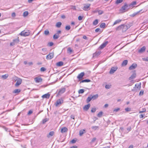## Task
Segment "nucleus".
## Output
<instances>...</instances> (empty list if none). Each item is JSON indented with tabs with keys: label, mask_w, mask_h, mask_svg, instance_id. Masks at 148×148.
<instances>
[{
	"label": "nucleus",
	"mask_w": 148,
	"mask_h": 148,
	"mask_svg": "<svg viewBox=\"0 0 148 148\" xmlns=\"http://www.w3.org/2000/svg\"><path fill=\"white\" fill-rule=\"evenodd\" d=\"M21 91V90L19 89H16L14 90L13 92L14 93H18L19 92H20Z\"/></svg>",
	"instance_id": "nucleus-30"
},
{
	"label": "nucleus",
	"mask_w": 148,
	"mask_h": 148,
	"mask_svg": "<svg viewBox=\"0 0 148 148\" xmlns=\"http://www.w3.org/2000/svg\"><path fill=\"white\" fill-rule=\"evenodd\" d=\"M123 1V0H117L116 2V4H119L121 3Z\"/></svg>",
	"instance_id": "nucleus-43"
},
{
	"label": "nucleus",
	"mask_w": 148,
	"mask_h": 148,
	"mask_svg": "<svg viewBox=\"0 0 148 148\" xmlns=\"http://www.w3.org/2000/svg\"><path fill=\"white\" fill-rule=\"evenodd\" d=\"M13 41L14 42V43H15V44H17L19 42L18 38H16L15 39H14L13 40Z\"/></svg>",
	"instance_id": "nucleus-36"
},
{
	"label": "nucleus",
	"mask_w": 148,
	"mask_h": 148,
	"mask_svg": "<svg viewBox=\"0 0 148 148\" xmlns=\"http://www.w3.org/2000/svg\"><path fill=\"white\" fill-rule=\"evenodd\" d=\"M85 130H81L79 131V134L80 136H82L83 134L85 133Z\"/></svg>",
	"instance_id": "nucleus-22"
},
{
	"label": "nucleus",
	"mask_w": 148,
	"mask_h": 148,
	"mask_svg": "<svg viewBox=\"0 0 148 148\" xmlns=\"http://www.w3.org/2000/svg\"><path fill=\"white\" fill-rule=\"evenodd\" d=\"M119 110H120V108H117V109H114L113 110V111L114 112H118Z\"/></svg>",
	"instance_id": "nucleus-58"
},
{
	"label": "nucleus",
	"mask_w": 148,
	"mask_h": 148,
	"mask_svg": "<svg viewBox=\"0 0 148 148\" xmlns=\"http://www.w3.org/2000/svg\"><path fill=\"white\" fill-rule=\"evenodd\" d=\"M125 110L127 112H129L130 111L131 109L129 108H125Z\"/></svg>",
	"instance_id": "nucleus-53"
},
{
	"label": "nucleus",
	"mask_w": 148,
	"mask_h": 148,
	"mask_svg": "<svg viewBox=\"0 0 148 148\" xmlns=\"http://www.w3.org/2000/svg\"><path fill=\"white\" fill-rule=\"evenodd\" d=\"M96 111V109L94 108H92L91 110V112L92 113L95 112Z\"/></svg>",
	"instance_id": "nucleus-52"
},
{
	"label": "nucleus",
	"mask_w": 148,
	"mask_h": 148,
	"mask_svg": "<svg viewBox=\"0 0 148 148\" xmlns=\"http://www.w3.org/2000/svg\"><path fill=\"white\" fill-rule=\"evenodd\" d=\"M127 62H128L127 60H125L122 63V66H125L127 64Z\"/></svg>",
	"instance_id": "nucleus-24"
},
{
	"label": "nucleus",
	"mask_w": 148,
	"mask_h": 148,
	"mask_svg": "<svg viewBox=\"0 0 148 148\" xmlns=\"http://www.w3.org/2000/svg\"><path fill=\"white\" fill-rule=\"evenodd\" d=\"M84 92V90L83 89H80L78 91V93L79 94L83 93Z\"/></svg>",
	"instance_id": "nucleus-39"
},
{
	"label": "nucleus",
	"mask_w": 148,
	"mask_h": 148,
	"mask_svg": "<svg viewBox=\"0 0 148 148\" xmlns=\"http://www.w3.org/2000/svg\"><path fill=\"white\" fill-rule=\"evenodd\" d=\"M53 53H50L47 56L46 58L47 60H51L53 58Z\"/></svg>",
	"instance_id": "nucleus-6"
},
{
	"label": "nucleus",
	"mask_w": 148,
	"mask_h": 148,
	"mask_svg": "<svg viewBox=\"0 0 148 148\" xmlns=\"http://www.w3.org/2000/svg\"><path fill=\"white\" fill-rule=\"evenodd\" d=\"M49 120V119L48 118H46L45 119H43L42 120V123L43 124H45Z\"/></svg>",
	"instance_id": "nucleus-25"
},
{
	"label": "nucleus",
	"mask_w": 148,
	"mask_h": 148,
	"mask_svg": "<svg viewBox=\"0 0 148 148\" xmlns=\"http://www.w3.org/2000/svg\"><path fill=\"white\" fill-rule=\"evenodd\" d=\"M28 14V12L27 11H25L23 13V16L24 17L27 16Z\"/></svg>",
	"instance_id": "nucleus-38"
},
{
	"label": "nucleus",
	"mask_w": 148,
	"mask_h": 148,
	"mask_svg": "<svg viewBox=\"0 0 148 148\" xmlns=\"http://www.w3.org/2000/svg\"><path fill=\"white\" fill-rule=\"evenodd\" d=\"M8 74H5L4 75H2L1 77L2 78H3L4 79H5L8 77Z\"/></svg>",
	"instance_id": "nucleus-34"
},
{
	"label": "nucleus",
	"mask_w": 148,
	"mask_h": 148,
	"mask_svg": "<svg viewBox=\"0 0 148 148\" xmlns=\"http://www.w3.org/2000/svg\"><path fill=\"white\" fill-rule=\"evenodd\" d=\"M85 75L84 72H81L79 74L77 77V78L79 79V80H81Z\"/></svg>",
	"instance_id": "nucleus-10"
},
{
	"label": "nucleus",
	"mask_w": 148,
	"mask_h": 148,
	"mask_svg": "<svg viewBox=\"0 0 148 148\" xmlns=\"http://www.w3.org/2000/svg\"><path fill=\"white\" fill-rule=\"evenodd\" d=\"M91 81L89 79H86L82 80L80 82V83L83 82H90Z\"/></svg>",
	"instance_id": "nucleus-26"
},
{
	"label": "nucleus",
	"mask_w": 148,
	"mask_h": 148,
	"mask_svg": "<svg viewBox=\"0 0 148 148\" xmlns=\"http://www.w3.org/2000/svg\"><path fill=\"white\" fill-rule=\"evenodd\" d=\"M29 32H27L25 30H24L21 32L20 34V35L24 36H29Z\"/></svg>",
	"instance_id": "nucleus-4"
},
{
	"label": "nucleus",
	"mask_w": 148,
	"mask_h": 148,
	"mask_svg": "<svg viewBox=\"0 0 148 148\" xmlns=\"http://www.w3.org/2000/svg\"><path fill=\"white\" fill-rule=\"evenodd\" d=\"M63 64V62H62L60 61L56 63V65L57 66H61Z\"/></svg>",
	"instance_id": "nucleus-21"
},
{
	"label": "nucleus",
	"mask_w": 148,
	"mask_h": 148,
	"mask_svg": "<svg viewBox=\"0 0 148 148\" xmlns=\"http://www.w3.org/2000/svg\"><path fill=\"white\" fill-rule=\"evenodd\" d=\"M130 28L129 25H121L119 26L116 28V30L119 31L120 30H122L123 32H125Z\"/></svg>",
	"instance_id": "nucleus-1"
},
{
	"label": "nucleus",
	"mask_w": 148,
	"mask_h": 148,
	"mask_svg": "<svg viewBox=\"0 0 148 148\" xmlns=\"http://www.w3.org/2000/svg\"><path fill=\"white\" fill-rule=\"evenodd\" d=\"M60 37L59 34H58L56 33L53 36V38L54 39H57Z\"/></svg>",
	"instance_id": "nucleus-23"
},
{
	"label": "nucleus",
	"mask_w": 148,
	"mask_h": 148,
	"mask_svg": "<svg viewBox=\"0 0 148 148\" xmlns=\"http://www.w3.org/2000/svg\"><path fill=\"white\" fill-rule=\"evenodd\" d=\"M62 25V23L60 22H57L56 25V26L58 27H60Z\"/></svg>",
	"instance_id": "nucleus-31"
},
{
	"label": "nucleus",
	"mask_w": 148,
	"mask_h": 148,
	"mask_svg": "<svg viewBox=\"0 0 148 148\" xmlns=\"http://www.w3.org/2000/svg\"><path fill=\"white\" fill-rule=\"evenodd\" d=\"M143 110L142 111H140L139 112V113H142L143 112H145L146 111V109L145 108H143Z\"/></svg>",
	"instance_id": "nucleus-46"
},
{
	"label": "nucleus",
	"mask_w": 148,
	"mask_h": 148,
	"mask_svg": "<svg viewBox=\"0 0 148 148\" xmlns=\"http://www.w3.org/2000/svg\"><path fill=\"white\" fill-rule=\"evenodd\" d=\"M35 82L36 83H39L42 81V79L39 77H37L34 79Z\"/></svg>",
	"instance_id": "nucleus-7"
},
{
	"label": "nucleus",
	"mask_w": 148,
	"mask_h": 148,
	"mask_svg": "<svg viewBox=\"0 0 148 148\" xmlns=\"http://www.w3.org/2000/svg\"><path fill=\"white\" fill-rule=\"evenodd\" d=\"M103 112L101 111L97 115V116L99 117H101L102 116L103 114Z\"/></svg>",
	"instance_id": "nucleus-35"
},
{
	"label": "nucleus",
	"mask_w": 148,
	"mask_h": 148,
	"mask_svg": "<svg viewBox=\"0 0 148 148\" xmlns=\"http://www.w3.org/2000/svg\"><path fill=\"white\" fill-rule=\"evenodd\" d=\"M44 34L45 35H47L49 34V31L47 30H46L44 32Z\"/></svg>",
	"instance_id": "nucleus-41"
},
{
	"label": "nucleus",
	"mask_w": 148,
	"mask_h": 148,
	"mask_svg": "<svg viewBox=\"0 0 148 148\" xmlns=\"http://www.w3.org/2000/svg\"><path fill=\"white\" fill-rule=\"evenodd\" d=\"M141 84L140 83H139V84H136L135 85V87H134L133 89L132 90V91L135 90H136V88H137L139 89H140L141 86Z\"/></svg>",
	"instance_id": "nucleus-14"
},
{
	"label": "nucleus",
	"mask_w": 148,
	"mask_h": 148,
	"mask_svg": "<svg viewBox=\"0 0 148 148\" xmlns=\"http://www.w3.org/2000/svg\"><path fill=\"white\" fill-rule=\"evenodd\" d=\"M98 127V126H93L92 127V128L95 130H96L97 128Z\"/></svg>",
	"instance_id": "nucleus-48"
},
{
	"label": "nucleus",
	"mask_w": 148,
	"mask_h": 148,
	"mask_svg": "<svg viewBox=\"0 0 148 148\" xmlns=\"http://www.w3.org/2000/svg\"><path fill=\"white\" fill-rule=\"evenodd\" d=\"M83 38L84 39H86V40H88V39L87 38V36L85 35H84V36H83Z\"/></svg>",
	"instance_id": "nucleus-62"
},
{
	"label": "nucleus",
	"mask_w": 148,
	"mask_h": 148,
	"mask_svg": "<svg viewBox=\"0 0 148 148\" xmlns=\"http://www.w3.org/2000/svg\"><path fill=\"white\" fill-rule=\"evenodd\" d=\"M136 1H134L132 2L129 5V7L133 8L134 6V5H136Z\"/></svg>",
	"instance_id": "nucleus-20"
},
{
	"label": "nucleus",
	"mask_w": 148,
	"mask_h": 148,
	"mask_svg": "<svg viewBox=\"0 0 148 148\" xmlns=\"http://www.w3.org/2000/svg\"><path fill=\"white\" fill-rule=\"evenodd\" d=\"M99 31H100V29L99 28L96 29L95 30V32H98Z\"/></svg>",
	"instance_id": "nucleus-59"
},
{
	"label": "nucleus",
	"mask_w": 148,
	"mask_h": 148,
	"mask_svg": "<svg viewBox=\"0 0 148 148\" xmlns=\"http://www.w3.org/2000/svg\"><path fill=\"white\" fill-rule=\"evenodd\" d=\"M98 23V19H96L94 20L93 22V24L94 25H97Z\"/></svg>",
	"instance_id": "nucleus-29"
},
{
	"label": "nucleus",
	"mask_w": 148,
	"mask_h": 148,
	"mask_svg": "<svg viewBox=\"0 0 148 148\" xmlns=\"http://www.w3.org/2000/svg\"><path fill=\"white\" fill-rule=\"evenodd\" d=\"M68 131V129L66 127H64L62 128L61 130V132L62 133L66 132Z\"/></svg>",
	"instance_id": "nucleus-18"
},
{
	"label": "nucleus",
	"mask_w": 148,
	"mask_h": 148,
	"mask_svg": "<svg viewBox=\"0 0 148 148\" xmlns=\"http://www.w3.org/2000/svg\"><path fill=\"white\" fill-rule=\"evenodd\" d=\"M67 51L68 53H71L72 52V50L71 49V48L69 47L67 49Z\"/></svg>",
	"instance_id": "nucleus-44"
},
{
	"label": "nucleus",
	"mask_w": 148,
	"mask_h": 148,
	"mask_svg": "<svg viewBox=\"0 0 148 148\" xmlns=\"http://www.w3.org/2000/svg\"><path fill=\"white\" fill-rule=\"evenodd\" d=\"M111 86L110 85H106L105 86V88L106 89H109L110 88Z\"/></svg>",
	"instance_id": "nucleus-45"
},
{
	"label": "nucleus",
	"mask_w": 148,
	"mask_h": 148,
	"mask_svg": "<svg viewBox=\"0 0 148 148\" xmlns=\"http://www.w3.org/2000/svg\"><path fill=\"white\" fill-rule=\"evenodd\" d=\"M15 44V43H14V42L13 41V42H11L10 43V45L11 46H13Z\"/></svg>",
	"instance_id": "nucleus-61"
},
{
	"label": "nucleus",
	"mask_w": 148,
	"mask_h": 148,
	"mask_svg": "<svg viewBox=\"0 0 148 148\" xmlns=\"http://www.w3.org/2000/svg\"><path fill=\"white\" fill-rule=\"evenodd\" d=\"M144 93V90H141L140 93H139V95H143V94Z\"/></svg>",
	"instance_id": "nucleus-50"
},
{
	"label": "nucleus",
	"mask_w": 148,
	"mask_h": 148,
	"mask_svg": "<svg viewBox=\"0 0 148 148\" xmlns=\"http://www.w3.org/2000/svg\"><path fill=\"white\" fill-rule=\"evenodd\" d=\"M145 46H143L138 50V52L140 53H143L145 51Z\"/></svg>",
	"instance_id": "nucleus-15"
},
{
	"label": "nucleus",
	"mask_w": 148,
	"mask_h": 148,
	"mask_svg": "<svg viewBox=\"0 0 148 148\" xmlns=\"http://www.w3.org/2000/svg\"><path fill=\"white\" fill-rule=\"evenodd\" d=\"M12 17H15L16 16V14L15 13H13L12 14Z\"/></svg>",
	"instance_id": "nucleus-63"
},
{
	"label": "nucleus",
	"mask_w": 148,
	"mask_h": 148,
	"mask_svg": "<svg viewBox=\"0 0 148 148\" xmlns=\"http://www.w3.org/2000/svg\"><path fill=\"white\" fill-rule=\"evenodd\" d=\"M71 28L70 26L69 25L66 26L65 27V29L67 30H69Z\"/></svg>",
	"instance_id": "nucleus-42"
},
{
	"label": "nucleus",
	"mask_w": 148,
	"mask_h": 148,
	"mask_svg": "<svg viewBox=\"0 0 148 148\" xmlns=\"http://www.w3.org/2000/svg\"><path fill=\"white\" fill-rule=\"evenodd\" d=\"M117 67H112L111 68L109 73L110 74H113L117 69Z\"/></svg>",
	"instance_id": "nucleus-8"
},
{
	"label": "nucleus",
	"mask_w": 148,
	"mask_h": 148,
	"mask_svg": "<svg viewBox=\"0 0 148 148\" xmlns=\"http://www.w3.org/2000/svg\"><path fill=\"white\" fill-rule=\"evenodd\" d=\"M15 81H16L15 86L16 87H18L20 85L22 82V79L19 78H17V79H16Z\"/></svg>",
	"instance_id": "nucleus-3"
},
{
	"label": "nucleus",
	"mask_w": 148,
	"mask_h": 148,
	"mask_svg": "<svg viewBox=\"0 0 148 148\" xmlns=\"http://www.w3.org/2000/svg\"><path fill=\"white\" fill-rule=\"evenodd\" d=\"M128 7V5L125 3V5L123 6L121 8L120 10V11L121 12H124L126 11V10ZM127 11V10H126Z\"/></svg>",
	"instance_id": "nucleus-2"
},
{
	"label": "nucleus",
	"mask_w": 148,
	"mask_h": 148,
	"mask_svg": "<svg viewBox=\"0 0 148 148\" xmlns=\"http://www.w3.org/2000/svg\"><path fill=\"white\" fill-rule=\"evenodd\" d=\"M90 5V4L88 3L84 4V6L83 8V10L85 11H88L89 10V8Z\"/></svg>",
	"instance_id": "nucleus-9"
},
{
	"label": "nucleus",
	"mask_w": 148,
	"mask_h": 148,
	"mask_svg": "<svg viewBox=\"0 0 148 148\" xmlns=\"http://www.w3.org/2000/svg\"><path fill=\"white\" fill-rule=\"evenodd\" d=\"M50 46H51L53 45V43L52 42H50L48 43Z\"/></svg>",
	"instance_id": "nucleus-57"
},
{
	"label": "nucleus",
	"mask_w": 148,
	"mask_h": 148,
	"mask_svg": "<svg viewBox=\"0 0 148 148\" xmlns=\"http://www.w3.org/2000/svg\"><path fill=\"white\" fill-rule=\"evenodd\" d=\"M46 70V69L43 67L41 68L40 70L41 71H44Z\"/></svg>",
	"instance_id": "nucleus-51"
},
{
	"label": "nucleus",
	"mask_w": 148,
	"mask_h": 148,
	"mask_svg": "<svg viewBox=\"0 0 148 148\" xmlns=\"http://www.w3.org/2000/svg\"><path fill=\"white\" fill-rule=\"evenodd\" d=\"M42 50L43 51L44 54H46V52L47 50V49L46 48H43L42 49Z\"/></svg>",
	"instance_id": "nucleus-40"
},
{
	"label": "nucleus",
	"mask_w": 148,
	"mask_h": 148,
	"mask_svg": "<svg viewBox=\"0 0 148 148\" xmlns=\"http://www.w3.org/2000/svg\"><path fill=\"white\" fill-rule=\"evenodd\" d=\"M90 103H88V104L85 105L83 108L84 110L87 111L88 110L89 108H90Z\"/></svg>",
	"instance_id": "nucleus-16"
},
{
	"label": "nucleus",
	"mask_w": 148,
	"mask_h": 148,
	"mask_svg": "<svg viewBox=\"0 0 148 148\" xmlns=\"http://www.w3.org/2000/svg\"><path fill=\"white\" fill-rule=\"evenodd\" d=\"M83 16H79L78 17V19L79 21L81 20L83 18Z\"/></svg>",
	"instance_id": "nucleus-55"
},
{
	"label": "nucleus",
	"mask_w": 148,
	"mask_h": 148,
	"mask_svg": "<svg viewBox=\"0 0 148 148\" xmlns=\"http://www.w3.org/2000/svg\"><path fill=\"white\" fill-rule=\"evenodd\" d=\"M108 41H105L100 46L99 48L101 49H103L108 44Z\"/></svg>",
	"instance_id": "nucleus-13"
},
{
	"label": "nucleus",
	"mask_w": 148,
	"mask_h": 148,
	"mask_svg": "<svg viewBox=\"0 0 148 148\" xmlns=\"http://www.w3.org/2000/svg\"><path fill=\"white\" fill-rule=\"evenodd\" d=\"M54 132L53 131H51L49 132V134L47 135V136L49 137L50 136H53L54 134Z\"/></svg>",
	"instance_id": "nucleus-28"
},
{
	"label": "nucleus",
	"mask_w": 148,
	"mask_h": 148,
	"mask_svg": "<svg viewBox=\"0 0 148 148\" xmlns=\"http://www.w3.org/2000/svg\"><path fill=\"white\" fill-rule=\"evenodd\" d=\"M92 97H88L86 100V101L87 103L89 102L92 99Z\"/></svg>",
	"instance_id": "nucleus-37"
},
{
	"label": "nucleus",
	"mask_w": 148,
	"mask_h": 148,
	"mask_svg": "<svg viewBox=\"0 0 148 148\" xmlns=\"http://www.w3.org/2000/svg\"><path fill=\"white\" fill-rule=\"evenodd\" d=\"M103 12L102 10H98V14L99 15L102 14L103 13Z\"/></svg>",
	"instance_id": "nucleus-47"
},
{
	"label": "nucleus",
	"mask_w": 148,
	"mask_h": 148,
	"mask_svg": "<svg viewBox=\"0 0 148 148\" xmlns=\"http://www.w3.org/2000/svg\"><path fill=\"white\" fill-rule=\"evenodd\" d=\"M142 10H143L141 9V10H139V11L138 12H136V13H134L133 14V16H134L136 15V14H138L139 13V12H142Z\"/></svg>",
	"instance_id": "nucleus-49"
},
{
	"label": "nucleus",
	"mask_w": 148,
	"mask_h": 148,
	"mask_svg": "<svg viewBox=\"0 0 148 148\" xmlns=\"http://www.w3.org/2000/svg\"><path fill=\"white\" fill-rule=\"evenodd\" d=\"M63 101V99L62 98L56 101V103H55L56 106V107L58 106L59 105H60L62 103Z\"/></svg>",
	"instance_id": "nucleus-5"
},
{
	"label": "nucleus",
	"mask_w": 148,
	"mask_h": 148,
	"mask_svg": "<svg viewBox=\"0 0 148 148\" xmlns=\"http://www.w3.org/2000/svg\"><path fill=\"white\" fill-rule=\"evenodd\" d=\"M66 89L65 88H63L60 90H59L58 94H61L64 93Z\"/></svg>",
	"instance_id": "nucleus-17"
},
{
	"label": "nucleus",
	"mask_w": 148,
	"mask_h": 148,
	"mask_svg": "<svg viewBox=\"0 0 148 148\" xmlns=\"http://www.w3.org/2000/svg\"><path fill=\"white\" fill-rule=\"evenodd\" d=\"M33 113V111L31 110H30L29 111L27 114L29 115Z\"/></svg>",
	"instance_id": "nucleus-56"
},
{
	"label": "nucleus",
	"mask_w": 148,
	"mask_h": 148,
	"mask_svg": "<svg viewBox=\"0 0 148 148\" xmlns=\"http://www.w3.org/2000/svg\"><path fill=\"white\" fill-rule=\"evenodd\" d=\"M105 26H106L105 23H102L100 24V27L101 28H103L105 27Z\"/></svg>",
	"instance_id": "nucleus-33"
},
{
	"label": "nucleus",
	"mask_w": 148,
	"mask_h": 148,
	"mask_svg": "<svg viewBox=\"0 0 148 148\" xmlns=\"http://www.w3.org/2000/svg\"><path fill=\"white\" fill-rule=\"evenodd\" d=\"M137 66V64L136 63H133L129 67V69L130 70H132L135 69Z\"/></svg>",
	"instance_id": "nucleus-12"
},
{
	"label": "nucleus",
	"mask_w": 148,
	"mask_h": 148,
	"mask_svg": "<svg viewBox=\"0 0 148 148\" xmlns=\"http://www.w3.org/2000/svg\"><path fill=\"white\" fill-rule=\"evenodd\" d=\"M92 99L93 100H95L97 99L98 97V94H96L92 96L91 97Z\"/></svg>",
	"instance_id": "nucleus-32"
},
{
	"label": "nucleus",
	"mask_w": 148,
	"mask_h": 148,
	"mask_svg": "<svg viewBox=\"0 0 148 148\" xmlns=\"http://www.w3.org/2000/svg\"><path fill=\"white\" fill-rule=\"evenodd\" d=\"M136 76V71H134L133 72V73L132 75L129 77V79L131 80L135 78Z\"/></svg>",
	"instance_id": "nucleus-11"
},
{
	"label": "nucleus",
	"mask_w": 148,
	"mask_h": 148,
	"mask_svg": "<svg viewBox=\"0 0 148 148\" xmlns=\"http://www.w3.org/2000/svg\"><path fill=\"white\" fill-rule=\"evenodd\" d=\"M121 21V19H118L116 20L114 23L113 26L119 23H120Z\"/></svg>",
	"instance_id": "nucleus-27"
},
{
	"label": "nucleus",
	"mask_w": 148,
	"mask_h": 148,
	"mask_svg": "<svg viewBox=\"0 0 148 148\" xmlns=\"http://www.w3.org/2000/svg\"><path fill=\"white\" fill-rule=\"evenodd\" d=\"M71 142L72 143H74L76 142V140L73 139L71 141Z\"/></svg>",
	"instance_id": "nucleus-60"
},
{
	"label": "nucleus",
	"mask_w": 148,
	"mask_h": 148,
	"mask_svg": "<svg viewBox=\"0 0 148 148\" xmlns=\"http://www.w3.org/2000/svg\"><path fill=\"white\" fill-rule=\"evenodd\" d=\"M143 59L145 61H148V57H147L145 58H143Z\"/></svg>",
	"instance_id": "nucleus-64"
},
{
	"label": "nucleus",
	"mask_w": 148,
	"mask_h": 148,
	"mask_svg": "<svg viewBox=\"0 0 148 148\" xmlns=\"http://www.w3.org/2000/svg\"><path fill=\"white\" fill-rule=\"evenodd\" d=\"M50 96V95L47 93V94H45L42 96V97L43 98H46L48 99L49 98Z\"/></svg>",
	"instance_id": "nucleus-19"
},
{
	"label": "nucleus",
	"mask_w": 148,
	"mask_h": 148,
	"mask_svg": "<svg viewBox=\"0 0 148 148\" xmlns=\"http://www.w3.org/2000/svg\"><path fill=\"white\" fill-rule=\"evenodd\" d=\"M96 140V138H95V137L91 141V142L92 143H93Z\"/></svg>",
	"instance_id": "nucleus-54"
}]
</instances>
